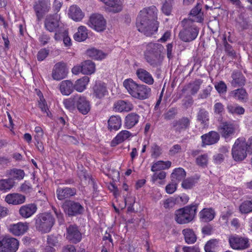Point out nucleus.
Returning a JSON list of instances; mask_svg holds the SVG:
<instances>
[{
    "label": "nucleus",
    "instance_id": "774afa93",
    "mask_svg": "<svg viewBox=\"0 0 252 252\" xmlns=\"http://www.w3.org/2000/svg\"><path fill=\"white\" fill-rule=\"evenodd\" d=\"M155 173L152 176V181L153 182H155L158 179L160 180L163 179L165 178L166 173L165 172L163 171H160L159 172H154Z\"/></svg>",
    "mask_w": 252,
    "mask_h": 252
},
{
    "label": "nucleus",
    "instance_id": "4d7b16f0",
    "mask_svg": "<svg viewBox=\"0 0 252 252\" xmlns=\"http://www.w3.org/2000/svg\"><path fill=\"white\" fill-rule=\"evenodd\" d=\"M215 88L220 94H224L227 91V86L222 81L216 83L215 85Z\"/></svg>",
    "mask_w": 252,
    "mask_h": 252
},
{
    "label": "nucleus",
    "instance_id": "cd10ccee",
    "mask_svg": "<svg viewBox=\"0 0 252 252\" xmlns=\"http://www.w3.org/2000/svg\"><path fill=\"white\" fill-rule=\"evenodd\" d=\"M68 15L74 21H81L84 17V14L81 9L77 5H73L69 9Z\"/></svg>",
    "mask_w": 252,
    "mask_h": 252
},
{
    "label": "nucleus",
    "instance_id": "0e129e2a",
    "mask_svg": "<svg viewBox=\"0 0 252 252\" xmlns=\"http://www.w3.org/2000/svg\"><path fill=\"white\" fill-rule=\"evenodd\" d=\"M47 244L49 247H56L59 244L58 237L51 235L48 236Z\"/></svg>",
    "mask_w": 252,
    "mask_h": 252
},
{
    "label": "nucleus",
    "instance_id": "9d476101",
    "mask_svg": "<svg viewBox=\"0 0 252 252\" xmlns=\"http://www.w3.org/2000/svg\"><path fill=\"white\" fill-rule=\"evenodd\" d=\"M218 128L222 137L226 139L235 134L237 126L230 122L223 121L220 123Z\"/></svg>",
    "mask_w": 252,
    "mask_h": 252
},
{
    "label": "nucleus",
    "instance_id": "393cba45",
    "mask_svg": "<svg viewBox=\"0 0 252 252\" xmlns=\"http://www.w3.org/2000/svg\"><path fill=\"white\" fill-rule=\"evenodd\" d=\"M106 5V9L109 12L117 13L122 9V4L120 0H101Z\"/></svg>",
    "mask_w": 252,
    "mask_h": 252
},
{
    "label": "nucleus",
    "instance_id": "f03ea898",
    "mask_svg": "<svg viewBox=\"0 0 252 252\" xmlns=\"http://www.w3.org/2000/svg\"><path fill=\"white\" fill-rule=\"evenodd\" d=\"M252 153V136L249 138L247 142L243 137L236 139L231 150L232 158L235 161H243L246 158L248 154Z\"/></svg>",
    "mask_w": 252,
    "mask_h": 252
},
{
    "label": "nucleus",
    "instance_id": "6e6d98bb",
    "mask_svg": "<svg viewBox=\"0 0 252 252\" xmlns=\"http://www.w3.org/2000/svg\"><path fill=\"white\" fill-rule=\"evenodd\" d=\"M10 175L12 177V179L21 180L25 176V173L23 170L14 169L11 171Z\"/></svg>",
    "mask_w": 252,
    "mask_h": 252
},
{
    "label": "nucleus",
    "instance_id": "20e7f679",
    "mask_svg": "<svg viewBox=\"0 0 252 252\" xmlns=\"http://www.w3.org/2000/svg\"><path fill=\"white\" fill-rule=\"evenodd\" d=\"M182 29L179 32V38L185 42L195 40L198 36L199 29L191 19H184L181 22Z\"/></svg>",
    "mask_w": 252,
    "mask_h": 252
},
{
    "label": "nucleus",
    "instance_id": "37998d69",
    "mask_svg": "<svg viewBox=\"0 0 252 252\" xmlns=\"http://www.w3.org/2000/svg\"><path fill=\"white\" fill-rule=\"evenodd\" d=\"M82 73L84 74H92L94 72L95 64L90 60H87L82 63Z\"/></svg>",
    "mask_w": 252,
    "mask_h": 252
},
{
    "label": "nucleus",
    "instance_id": "a19ab883",
    "mask_svg": "<svg viewBox=\"0 0 252 252\" xmlns=\"http://www.w3.org/2000/svg\"><path fill=\"white\" fill-rule=\"evenodd\" d=\"M74 39L79 42L84 41L88 37V32L87 28L84 26H80L78 31L73 36Z\"/></svg>",
    "mask_w": 252,
    "mask_h": 252
},
{
    "label": "nucleus",
    "instance_id": "dca6fc26",
    "mask_svg": "<svg viewBox=\"0 0 252 252\" xmlns=\"http://www.w3.org/2000/svg\"><path fill=\"white\" fill-rule=\"evenodd\" d=\"M77 189L75 188H57L56 193L57 198L60 200L71 198L76 194Z\"/></svg>",
    "mask_w": 252,
    "mask_h": 252
},
{
    "label": "nucleus",
    "instance_id": "f704fd0d",
    "mask_svg": "<svg viewBox=\"0 0 252 252\" xmlns=\"http://www.w3.org/2000/svg\"><path fill=\"white\" fill-rule=\"evenodd\" d=\"M201 4L198 3L196 6L191 10L190 15H192L194 17V18L190 19L191 20L193 21V22L195 21L197 22L201 23L203 21V13L201 12Z\"/></svg>",
    "mask_w": 252,
    "mask_h": 252
},
{
    "label": "nucleus",
    "instance_id": "e433bc0d",
    "mask_svg": "<svg viewBox=\"0 0 252 252\" xmlns=\"http://www.w3.org/2000/svg\"><path fill=\"white\" fill-rule=\"evenodd\" d=\"M186 176V173L185 170L182 168H178L174 170L171 175V177L173 182L178 184L180 181H183Z\"/></svg>",
    "mask_w": 252,
    "mask_h": 252
},
{
    "label": "nucleus",
    "instance_id": "5701e85b",
    "mask_svg": "<svg viewBox=\"0 0 252 252\" xmlns=\"http://www.w3.org/2000/svg\"><path fill=\"white\" fill-rule=\"evenodd\" d=\"M36 210V205L31 203L21 207L19 209V214L23 218H29L33 215Z\"/></svg>",
    "mask_w": 252,
    "mask_h": 252
},
{
    "label": "nucleus",
    "instance_id": "79ce46f5",
    "mask_svg": "<svg viewBox=\"0 0 252 252\" xmlns=\"http://www.w3.org/2000/svg\"><path fill=\"white\" fill-rule=\"evenodd\" d=\"M89 82V78L88 76H84L78 79L74 85V89L77 92H82L86 88V86Z\"/></svg>",
    "mask_w": 252,
    "mask_h": 252
},
{
    "label": "nucleus",
    "instance_id": "c85d7f7f",
    "mask_svg": "<svg viewBox=\"0 0 252 252\" xmlns=\"http://www.w3.org/2000/svg\"><path fill=\"white\" fill-rule=\"evenodd\" d=\"M133 105L128 101H126L123 100H120L116 102L114 104V109L115 111L128 112L133 109Z\"/></svg>",
    "mask_w": 252,
    "mask_h": 252
},
{
    "label": "nucleus",
    "instance_id": "1a4fd4ad",
    "mask_svg": "<svg viewBox=\"0 0 252 252\" xmlns=\"http://www.w3.org/2000/svg\"><path fill=\"white\" fill-rule=\"evenodd\" d=\"M50 6L49 0H39L34 2L33 8L38 21H40L44 15L49 12Z\"/></svg>",
    "mask_w": 252,
    "mask_h": 252
},
{
    "label": "nucleus",
    "instance_id": "e2e57ef3",
    "mask_svg": "<svg viewBox=\"0 0 252 252\" xmlns=\"http://www.w3.org/2000/svg\"><path fill=\"white\" fill-rule=\"evenodd\" d=\"M177 113V109L175 108H170L166 113L163 114L164 119L170 120L174 119Z\"/></svg>",
    "mask_w": 252,
    "mask_h": 252
},
{
    "label": "nucleus",
    "instance_id": "473e14b6",
    "mask_svg": "<svg viewBox=\"0 0 252 252\" xmlns=\"http://www.w3.org/2000/svg\"><path fill=\"white\" fill-rule=\"evenodd\" d=\"M132 135L131 133L127 130H122L111 141V145L115 147L127 139Z\"/></svg>",
    "mask_w": 252,
    "mask_h": 252
},
{
    "label": "nucleus",
    "instance_id": "b1692460",
    "mask_svg": "<svg viewBox=\"0 0 252 252\" xmlns=\"http://www.w3.org/2000/svg\"><path fill=\"white\" fill-rule=\"evenodd\" d=\"M136 74L141 81L148 85H152L154 83V80L152 75L145 69L142 68H138Z\"/></svg>",
    "mask_w": 252,
    "mask_h": 252
},
{
    "label": "nucleus",
    "instance_id": "49530a36",
    "mask_svg": "<svg viewBox=\"0 0 252 252\" xmlns=\"http://www.w3.org/2000/svg\"><path fill=\"white\" fill-rule=\"evenodd\" d=\"M202 82L201 79H196L188 85L187 88L190 90V93L192 95L197 94Z\"/></svg>",
    "mask_w": 252,
    "mask_h": 252
},
{
    "label": "nucleus",
    "instance_id": "f3484780",
    "mask_svg": "<svg viewBox=\"0 0 252 252\" xmlns=\"http://www.w3.org/2000/svg\"><path fill=\"white\" fill-rule=\"evenodd\" d=\"M202 139V146L211 145L217 143L220 138V134L215 131H211L208 133L203 134L201 137Z\"/></svg>",
    "mask_w": 252,
    "mask_h": 252
},
{
    "label": "nucleus",
    "instance_id": "69168bd1",
    "mask_svg": "<svg viewBox=\"0 0 252 252\" xmlns=\"http://www.w3.org/2000/svg\"><path fill=\"white\" fill-rule=\"evenodd\" d=\"M49 51L46 49L39 50L37 55V59L39 61H43L49 55Z\"/></svg>",
    "mask_w": 252,
    "mask_h": 252
},
{
    "label": "nucleus",
    "instance_id": "6e6552de",
    "mask_svg": "<svg viewBox=\"0 0 252 252\" xmlns=\"http://www.w3.org/2000/svg\"><path fill=\"white\" fill-rule=\"evenodd\" d=\"M44 27L49 32H60L63 28L60 21V17L58 14L48 15L44 21Z\"/></svg>",
    "mask_w": 252,
    "mask_h": 252
},
{
    "label": "nucleus",
    "instance_id": "ddd939ff",
    "mask_svg": "<svg viewBox=\"0 0 252 252\" xmlns=\"http://www.w3.org/2000/svg\"><path fill=\"white\" fill-rule=\"evenodd\" d=\"M66 238L72 243L76 244L81 241L82 234L76 224H70L66 227Z\"/></svg>",
    "mask_w": 252,
    "mask_h": 252
},
{
    "label": "nucleus",
    "instance_id": "ea45409f",
    "mask_svg": "<svg viewBox=\"0 0 252 252\" xmlns=\"http://www.w3.org/2000/svg\"><path fill=\"white\" fill-rule=\"evenodd\" d=\"M185 241L189 244H193L196 241V236L193 231L190 228L184 229L182 230Z\"/></svg>",
    "mask_w": 252,
    "mask_h": 252
},
{
    "label": "nucleus",
    "instance_id": "f257e3e1",
    "mask_svg": "<svg viewBox=\"0 0 252 252\" xmlns=\"http://www.w3.org/2000/svg\"><path fill=\"white\" fill-rule=\"evenodd\" d=\"M157 9L155 6L141 10L136 19V25L138 30L147 36L154 34L158 29Z\"/></svg>",
    "mask_w": 252,
    "mask_h": 252
},
{
    "label": "nucleus",
    "instance_id": "7ed1b4c3",
    "mask_svg": "<svg viewBox=\"0 0 252 252\" xmlns=\"http://www.w3.org/2000/svg\"><path fill=\"white\" fill-rule=\"evenodd\" d=\"M123 85L129 94L135 98L144 100L151 95V90L150 87L145 85L138 84L132 79H126Z\"/></svg>",
    "mask_w": 252,
    "mask_h": 252
},
{
    "label": "nucleus",
    "instance_id": "a878e982",
    "mask_svg": "<svg viewBox=\"0 0 252 252\" xmlns=\"http://www.w3.org/2000/svg\"><path fill=\"white\" fill-rule=\"evenodd\" d=\"M108 93L105 85L101 83H96L93 87V95L96 98L101 99Z\"/></svg>",
    "mask_w": 252,
    "mask_h": 252
},
{
    "label": "nucleus",
    "instance_id": "c756f323",
    "mask_svg": "<svg viewBox=\"0 0 252 252\" xmlns=\"http://www.w3.org/2000/svg\"><path fill=\"white\" fill-rule=\"evenodd\" d=\"M164 47L161 44L150 43L147 46L145 54L161 55V53Z\"/></svg>",
    "mask_w": 252,
    "mask_h": 252
},
{
    "label": "nucleus",
    "instance_id": "052dcab7",
    "mask_svg": "<svg viewBox=\"0 0 252 252\" xmlns=\"http://www.w3.org/2000/svg\"><path fill=\"white\" fill-rule=\"evenodd\" d=\"M224 45L225 51L227 55L232 58H235L236 57V53L232 49V46L227 42L225 37L224 38Z\"/></svg>",
    "mask_w": 252,
    "mask_h": 252
},
{
    "label": "nucleus",
    "instance_id": "4be33fe9",
    "mask_svg": "<svg viewBox=\"0 0 252 252\" xmlns=\"http://www.w3.org/2000/svg\"><path fill=\"white\" fill-rule=\"evenodd\" d=\"M231 77L232 80L231 84L233 87L236 88L245 85L246 79L241 71H234L231 74Z\"/></svg>",
    "mask_w": 252,
    "mask_h": 252
},
{
    "label": "nucleus",
    "instance_id": "423d86ee",
    "mask_svg": "<svg viewBox=\"0 0 252 252\" xmlns=\"http://www.w3.org/2000/svg\"><path fill=\"white\" fill-rule=\"evenodd\" d=\"M34 220L36 229L44 233L50 232L55 223L54 218L49 213L38 214Z\"/></svg>",
    "mask_w": 252,
    "mask_h": 252
},
{
    "label": "nucleus",
    "instance_id": "13d9d810",
    "mask_svg": "<svg viewBox=\"0 0 252 252\" xmlns=\"http://www.w3.org/2000/svg\"><path fill=\"white\" fill-rule=\"evenodd\" d=\"M214 111L215 115L221 116L224 113V106L221 103L217 102L214 105Z\"/></svg>",
    "mask_w": 252,
    "mask_h": 252
},
{
    "label": "nucleus",
    "instance_id": "2f4dec72",
    "mask_svg": "<svg viewBox=\"0 0 252 252\" xmlns=\"http://www.w3.org/2000/svg\"><path fill=\"white\" fill-rule=\"evenodd\" d=\"M215 215V212L213 209L204 208L199 212V218L202 221L209 222L214 219Z\"/></svg>",
    "mask_w": 252,
    "mask_h": 252
},
{
    "label": "nucleus",
    "instance_id": "a18cd8bd",
    "mask_svg": "<svg viewBox=\"0 0 252 252\" xmlns=\"http://www.w3.org/2000/svg\"><path fill=\"white\" fill-rule=\"evenodd\" d=\"M78 94L73 95L70 97L63 100V103L65 107L70 111H73L76 107Z\"/></svg>",
    "mask_w": 252,
    "mask_h": 252
},
{
    "label": "nucleus",
    "instance_id": "6ab92c4d",
    "mask_svg": "<svg viewBox=\"0 0 252 252\" xmlns=\"http://www.w3.org/2000/svg\"><path fill=\"white\" fill-rule=\"evenodd\" d=\"M190 120L187 117H182L178 120L173 122V127L176 132L180 133L189 128L190 126Z\"/></svg>",
    "mask_w": 252,
    "mask_h": 252
},
{
    "label": "nucleus",
    "instance_id": "0eeeda50",
    "mask_svg": "<svg viewBox=\"0 0 252 252\" xmlns=\"http://www.w3.org/2000/svg\"><path fill=\"white\" fill-rule=\"evenodd\" d=\"M64 213L69 217L76 216L83 213L84 208L79 202L66 200L62 205Z\"/></svg>",
    "mask_w": 252,
    "mask_h": 252
},
{
    "label": "nucleus",
    "instance_id": "338daca9",
    "mask_svg": "<svg viewBox=\"0 0 252 252\" xmlns=\"http://www.w3.org/2000/svg\"><path fill=\"white\" fill-rule=\"evenodd\" d=\"M176 204V200L170 197L163 201V205L166 209H170L172 208Z\"/></svg>",
    "mask_w": 252,
    "mask_h": 252
},
{
    "label": "nucleus",
    "instance_id": "aec40b11",
    "mask_svg": "<svg viewBox=\"0 0 252 252\" xmlns=\"http://www.w3.org/2000/svg\"><path fill=\"white\" fill-rule=\"evenodd\" d=\"M29 228L27 222H18L9 226V230L11 233L15 236L23 235Z\"/></svg>",
    "mask_w": 252,
    "mask_h": 252
},
{
    "label": "nucleus",
    "instance_id": "9b49d317",
    "mask_svg": "<svg viewBox=\"0 0 252 252\" xmlns=\"http://www.w3.org/2000/svg\"><path fill=\"white\" fill-rule=\"evenodd\" d=\"M19 242L14 238L5 237L0 240V252H16Z\"/></svg>",
    "mask_w": 252,
    "mask_h": 252
},
{
    "label": "nucleus",
    "instance_id": "58836bf2",
    "mask_svg": "<svg viewBox=\"0 0 252 252\" xmlns=\"http://www.w3.org/2000/svg\"><path fill=\"white\" fill-rule=\"evenodd\" d=\"M171 165V162L170 161H163L159 160L153 164L151 167L153 172H158L169 168Z\"/></svg>",
    "mask_w": 252,
    "mask_h": 252
},
{
    "label": "nucleus",
    "instance_id": "72a5a7b5",
    "mask_svg": "<svg viewBox=\"0 0 252 252\" xmlns=\"http://www.w3.org/2000/svg\"><path fill=\"white\" fill-rule=\"evenodd\" d=\"M229 94L230 96L241 102H246L248 99V94L243 88L231 91Z\"/></svg>",
    "mask_w": 252,
    "mask_h": 252
},
{
    "label": "nucleus",
    "instance_id": "603ef678",
    "mask_svg": "<svg viewBox=\"0 0 252 252\" xmlns=\"http://www.w3.org/2000/svg\"><path fill=\"white\" fill-rule=\"evenodd\" d=\"M197 120L206 125L209 121L208 112L204 109H201L197 114Z\"/></svg>",
    "mask_w": 252,
    "mask_h": 252
},
{
    "label": "nucleus",
    "instance_id": "39448f33",
    "mask_svg": "<svg viewBox=\"0 0 252 252\" xmlns=\"http://www.w3.org/2000/svg\"><path fill=\"white\" fill-rule=\"evenodd\" d=\"M198 204H193L178 209L175 212V219L179 224H186L192 221L196 213Z\"/></svg>",
    "mask_w": 252,
    "mask_h": 252
},
{
    "label": "nucleus",
    "instance_id": "4c0bfd02",
    "mask_svg": "<svg viewBox=\"0 0 252 252\" xmlns=\"http://www.w3.org/2000/svg\"><path fill=\"white\" fill-rule=\"evenodd\" d=\"M108 124L109 129L110 130H117L121 126V119L119 116H112L109 119Z\"/></svg>",
    "mask_w": 252,
    "mask_h": 252
},
{
    "label": "nucleus",
    "instance_id": "09e8293b",
    "mask_svg": "<svg viewBox=\"0 0 252 252\" xmlns=\"http://www.w3.org/2000/svg\"><path fill=\"white\" fill-rule=\"evenodd\" d=\"M227 109L229 113L232 114L242 115L245 112V109L237 104L233 105L231 104H228Z\"/></svg>",
    "mask_w": 252,
    "mask_h": 252
},
{
    "label": "nucleus",
    "instance_id": "bf43d9fd",
    "mask_svg": "<svg viewBox=\"0 0 252 252\" xmlns=\"http://www.w3.org/2000/svg\"><path fill=\"white\" fill-rule=\"evenodd\" d=\"M78 176L81 180H89V183H91L94 186V184L93 179L90 177V176L86 173V171L83 170H79L78 171Z\"/></svg>",
    "mask_w": 252,
    "mask_h": 252
},
{
    "label": "nucleus",
    "instance_id": "412c9836",
    "mask_svg": "<svg viewBox=\"0 0 252 252\" xmlns=\"http://www.w3.org/2000/svg\"><path fill=\"white\" fill-rule=\"evenodd\" d=\"M25 200L26 197L24 195L17 193L8 194L5 197L6 202L14 205L23 204L25 202Z\"/></svg>",
    "mask_w": 252,
    "mask_h": 252
},
{
    "label": "nucleus",
    "instance_id": "7c9ffc66",
    "mask_svg": "<svg viewBox=\"0 0 252 252\" xmlns=\"http://www.w3.org/2000/svg\"><path fill=\"white\" fill-rule=\"evenodd\" d=\"M60 91L62 94L69 95L74 89V85L70 80H64L60 84Z\"/></svg>",
    "mask_w": 252,
    "mask_h": 252
},
{
    "label": "nucleus",
    "instance_id": "de8ad7c7",
    "mask_svg": "<svg viewBox=\"0 0 252 252\" xmlns=\"http://www.w3.org/2000/svg\"><path fill=\"white\" fill-rule=\"evenodd\" d=\"M15 184L12 178L0 180V190H8L13 188Z\"/></svg>",
    "mask_w": 252,
    "mask_h": 252
},
{
    "label": "nucleus",
    "instance_id": "4468645a",
    "mask_svg": "<svg viewBox=\"0 0 252 252\" xmlns=\"http://www.w3.org/2000/svg\"><path fill=\"white\" fill-rule=\"evenodd\" d=\"M88 24L95 31L101 32L105 29L106 22L101 15L93 14L91 16Z\"/></svg>",
    "mask_w": 252,
    "mask_h": 252
},
{
    "label": "nucleus",
    "instance_id": "680f3d73",
    "mask_svg": "<svg viewBox=\"0 0 252 252\" xmlns=\"http://www.w3.org/2000/svg\"><path fill=\"white\" fill-rule=\"evenodd\" d=\"M196 162L197 165L201 166H206L208 163V155L203 154L198 157L196 159Z\"/></svg>",
    "mask_w": 252,
    "mask_h": 252
},
{
    "label": "nucleus",
    "instance_id": "f8f14e48",
    "mask_svg": "<svg viewBox=\"0 0 252 252\" xmlns=\"http://www.w3.org/2000/svg\"><path fill=\"white\" fill-rule=\"evenodd\" d=\"M230 247L234 250H244L249 246V239L237 235H232L229 237Z\"/></svg>",
    "mask_w": 252,
    "mask_h": 252
},
{
    "label": "nucleus",
    "instance_id": "a211bd4d",
    "mask_svg": "<svg viewBox=\"0 0 252 252\" xmlns=\"http://www.w3.org/2000/svg\"><path fill=\"white\" fill-rule=\"evenodd\" d=\"M76 107L79 112L83 115H86L90 111L91 105L85 97L78 94Z\"/></svg>",
    "mask_w": 252,
    "mask_h": 252
},
{
    "label": "nucleus",
    "instance_id": "bb28decb",
    "mask_svg": "<svg viewBox=\"0 0 252 252\" xmlns=\"http://www.w3.org/2000/svg\"><path fill=\"white\" fill-rule=\"evenodd\" d=\"M146 61L153 67H158L161 64L163 57L161 55L145 54Z\"/></svg>",
    "mask_w": 252,
    "mask_h": 252
},
{
    "label": "nucleus",
    "instance_id": "c03bdc74",
    "mask_svg": "<svg viewBox=\"0 0 252 252\" xmlns=\"http://www.w3.org/2000/svg\"><path fill=\"white\" fill-rule=\"evenodd\" d=\"M87 54L91 58L97 60H102L106 56V54L102 51L95 48H91L87 50Z\"/></svg>",
    "mask_w": 252,
    "mask_h": 252
},
{
    "label": "nucleus",
    "instance_id": "2eb2a0df",
    "mask_svg": "<svg viewBox=\"0 0 252 252\" xmlns=\"http://www.w3.org/2000/svg\"><path fill=\"white\" fill-rule=\"evenodd\" d=\"M68 71L66 64L63 62L57 63L52 71V77L54 80H60L64 78L67 74Z\"/></svg>",
    "mask_w": 252,
    "mask_h": 252
},
{
    "label": "nucleus",
    "instance_id": "c9c22d12",
    "mask_svg": "<svg viewBox=\"0 0 252 252\" xmlns=\"http://www.w3.org/2000/svg\"><path fill=\"white\" fill-rule=\"evenodd\" d=\"M139 118V116L135 113L128 114L125 118V126L127 128H132L138 123Z\"/></svg>",
    "mask_w": 252,
    "mask_h": 252
},
{
    "label": "nucleus",
    "instance_id": "3c124183",
    "mask_svg": "<svg viewBox=\"0 0 252 252\" xmlns=\"http://www.w3.org/2000/svg\"><path fill=\"white\" fill-rule=\"evenodd\" d=\"M239 210L242 214H248L252 212V199L244 201L239 206Z\"/></svg>",
    "mask_w": 252,
    "mask_h": 252
},
{
    "label": "nucleus",
    "instance_id": "864d4df0",
    "mask_svg": "<svg viewBox=\"0 0 252 252\" xmlns=\"http://www.w3.org/2000/svg\"><path fill=\"white\" fill-rule=\"evenodd\" d=\"M217 239H211L208 241L206 244L204 249L206 252H215L216 248L218 244Z\"/></svg>",
    "mask_w": 252,
    "mask_h": 252
},
{
    "label": "nucleus",
    "instance_id": "8fccbe9b",
    "mask_svg": "<svg viewBox=\"0 0 252 252\" xmlns=\"http://www.w3.org/2000/svg\"><path fill=\"white\" fill-rule=\"evenodd\" d=\"M198 178L191 177L184 179L182 183V187L185 189L192 188L197 183Z\"/></svg>",
    "mask_w": 252,
    "mask_h": 252
},
{
    "label": "nucleus",
    "instance_id": "5fc2aeb1",
    "mask_svg": "<svg viewBox=\"0 0 252 252\" xmlns=\"http://www.w3.org/2000/svg\"><path fill=\"white\" fill-rule=\"evenodd\" d=\"M173 3V0L165 1L162 6L161 10L162 12L167 16L170 15L172 11Z\"/></svg>",
    "mask_w": 252,
    "mask_h": 252
}]
</instances>
